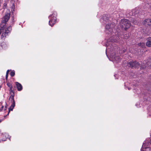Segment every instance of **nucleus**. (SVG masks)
Masks as SVG:
<instances>
[{
  "label": "nucleus",
  "instance_id": "f257e3e1",
  "mask_svg": "<svg viewBox=\"0 0 151 151\" xmlns=\"http://www.w3.org/2000/svg\"><path fill=\"white\" fill-rule=\"evenodd\" d=\"M115 26L114 23H111L106 24L105 26V32L106 33L112 35L111 37L109 39L111 42H116L119 39V37L117 36V34L115 29H114Z\"/></svg>",
  "mask_w": 151,
  "mask_h": 151
},
{
  "label": "nucleus",
  "instance_id": "f03ea898",
  "mask_svg": "<svg viewBox=\"0 0 151 151\" xmlns=\"http://www.w3.org/2000/svg\"><path fill=\"white\" fill-rule=\"evenodd\" d=\"M9 93L10 94V96L9 98V100L10 102L12 103V105L9 108V112L8 115L9 114L10 111H12L14 108L15 106V102L14 99V95L13 87L10 88L9 89Z\"/></svg>",
  "mask_w": 151,
  "mask_h": 151
},
{
  "label": "nucleus",
  "instance_id": "7ed1b4c3",
  "mask_svg": "<svg viewBox=\"0 0 151 151\" xmlns=\"http://www.w3.org/2000/svg\"><path fill=\"white\" fill-rule=\"evenodd\" d=\"M2 24H0V34L2 33L1 35V38L2 39L4 38L12 30V27L11 26L8 27L7 28L4 29V27L2 26Z\"/></svg>",
  "mask_w": 151,
  "mask_h": 151
},
{
  "label": "nucleus",
  "instance_id": "20e7f679",
  "mask_svg": "<svg viewBox=\"0 0 151 151\" xmlns=\"http://www.w3.org/2000/svg\"><path fill=\"white\" fill-rule=\"evenodd\" d=\"M120 26L122 28H124L126 30L130 27V24L129 21L127 19H122L120 22Z\"/></svg>",
  "mask_w": 151,
  "mask_h": 151
},
{
  "label": "nucleus",
  "instance_id": "39448f33",
  "mask_svg": "<svg viewBox=\"0 0 151 151\" xmlns=\"http://www.w3.org/2000/svg\"><path fill=\"white\" fill-rule=\"evenodd\" d=\"M10 15V13L9 10H7L4 17L2 18L1 23L0 24H2V26L4 27L5 24L9 19Z\"/></svg>",
  "mask_w": 151,
  "mask_h": 151
},
{
  "label": "nucleus",
  "instance_id": "423d86ee",
  "mask_svg": "<svg viewBox=\"0 0 151 151\" xmlns=\"http://www.w3.org/2000/svg\"><path fill=\"white\" fill-rule=\"evenodd\" d=\"M141 67L143 69L146 67H149L151 69V59H149L146 61H143L141 64Z\"/></svg>",
  "mask_w": 151,
  "mask_h": 151
},
{
  "label": "nucleus",
  "instance_id": "0eeeda50",
  "mask_svg": "<svg viewBox=\"0 0 151 151\" xmlns=\"http://www.w3.org/2000/svg\"><path fill=\"white\" fill-rule=\"evenodd\" d=\"M128 65L129 67L132 68H138L141 67L142 68L141 65L140 66V64L136 61H130L129 62Z\"/></svg>",
  "mask_w": 151,
  "mask_h": 151
},
{
  "label": "nucleus",
  "instance_id": "6e6552de",
  "mask_svg": "<svg viewBox=\"0 0 151 151\" xmlns=\"http://www.w3.org/2000/svg\"><path fill=\"white\" fill-rule=\"evenodd\" d=\"M56 13H54L51 16H53V19H51L49 21V24L50 26L52 27L56 22Z\"/></svg>",
  "mask_w": 151,
  "mask_h": 151
},
{
  "label": "nucleus",
  "instance_id": "1a4fd4ad",
  "mask_svg": "<svg viewBox=\"0 0 151 151\" xmlns=\"http://www.w3.org/2000/svg\"><path fill=\"white\" fill-rule=\"evenodd\" d=\"M115 54L113 53H112L110 54V58L112 59V60L113 62L115 61L117 63H118L119 61V57L115 55Z\"/></svg>",
  "mask_w": 151,
  "mask_h": 151
},
{
  "label": "nucleus",
  "instance_id": "9d476101",
  "mask_svg": "<svg viewBox=\"0 0 151 151\" xmlns=\"http://www.w3.org/2000/svg\"><path fill=\"white\" fill-rule=\"evenodd\" d=\"M142 23L145 26H151V19H145L143 22Z\"/></svg>",
  "mask_w": 151,
  "mask_h": 151
},
{
  "label": "nucleus",
  "instance_id": "9b49d317",
  "mask_svg": "<svg viewBox=\"0 0 151 151\" xmlns=\"http://www.w3.org/2000/svg\"><path fill=\"white\" fill-rule=\"evenodd\" d=\"M15 84L16 86L17 87L18 91H21L22 89V87L21 84L17 82H15Z\"/></svg>",
  "mask_w": 151,
  "mask_h": 151
},
{
  "label": "nucleus",
  "instance_id": "f8f14e48",
  "mask_svg": "<svg viewBox=\"0 0 151 151\" xmlns=\"http://www.w3.org/2000/svg\"><path fill=\"white\" fill-rule=\"evenodd\" d=\"M147 41L146 43V45L148 47H151V37H149L147 39Z\"/></svg>",
  "mask_w": 151,
  "mask_h": 151
},
{
  "label": "nucleus",
  "instance_id": "ddd939ff",
  "mask_svg": "<svg viewBox=\"0 0 151 151\" xmlns=\"http://www.w3.org/2000/svg\"><path fill=\"white\" fill-rule=\"evenodd\" d=\"M141 151H151V148L149 147H145L144 148L142 147V148L141 149Z\"/></svg>",
  "mask_w": 151,
  "mask_h": 151
},
{
  "label": "nucleus",
  "instance_id": "4468645a",
  "mask_svg": "<svg viewBox=\"0 0 151 151\" xmlns=\"http://www.w3.org/2000/svg\"><path fill=\"white\" fill-rule=\"evenodd\" d=\"M138 45L142 47H144L145 46V43L143 42H140L138 44Z\"/></svg>",
  "mask_w": 151,
  "mask_h": 151
},
{
  "label": "nucleus",
  "instance_id": "2eb2a0df",
  "mask_svg": "<svg viewBox=\"0 0 151 151\" xmlns=\"http://www.w3.org/2000/svg\"><path fill=\"white\" fill-rule=\"evenodd\" d=\"M4 106L2 105V103H0V111H1L3 109Z\"/></svg>",
  "mask_w": 151,
  "mask_h": 151
},
{
  "label": "nucleus",
  "instance_id": "dca6fc26",
  "mask_svg": "<svg viewBox=\"0 0 151 151\" xmlns=\"http://www.w3.org/2000/svg\"><path fill=\"white\" fill-rule=\"evenodd\" d=\"M10 75L12 77L14 76L15 75L14 71H11L10 72Z\"/></svg>",
  "mask_w": 151,
  "mask_h": 151
},
{
  "label": "nucleus",
  "instance_id": "f3484780",
  "mask_svg": "<svg viewBox=\"0 0 151 151\" xmlns=\"http://www.w3.org/2000/svg\"><path fill=\"white\" fill-rule=\"evenodd\" d=\"M7 85L9 88H12V85L9 83H7Z\"/></svg>",
  "mask_w": 151,
  "mask_h": 151
},
{
  "label": "nucleus",
  "instance_id": "a211bd4d",
  "mask_svg": "<svg viewBox=\"0 0 151 151\" xmlns=\"http://www.w3.org/2000/svg\"><path fill=\"white\" fill-rule=\"evenodd\" d=\"M148 114L150 116H151V107L149 108V109Z\"/></svg>",
  "mask_w": 151,
  "mask_h": 151
},
{
  "label": "nucleus",
  "instance_id": "6ab92c4d",
  "mask_svg": "<svg viewBox=\"0 0 151 151\" xmlns=\"http://www.w3.org/2000/svg\"><path fill=\"white\" fill-rule=\"evenodd\" d=\"M5 136L6 137V138H9V136L6 133L5 134Z\"/></svg>",
  "mask_w": 151,
  "mask_h": 151
},
{
  "label": "nucleus",
  "instance_id": "aec40b11",
  "mask_svg": "<svg viewBox=\"0 0 151 151\" xmlns=\"http://www.w3.org/2000/svg\"><path fill=\"white\" fill-rule=\"evenodd\" d=\"M9 72V70H7L6 73V75H8Z\"/></svg>",
  "mask_w": 151,
  "mask_h": 151
},
{
  "label": "nucleus",
  "instance_id": "412c9836",
  "mask_svg": "<svg viewBox=\"0 0 151 151\" xmlns=\"http://www.w3.org/2000/svg\"><path fill=\"white\" fill-rule=\"evenodd\" d=\"M132 22L134 24H136V22L135 21L133 22V21H132Z\"/></svg>",
  "mask_w": 151,
  "mask_h": 151
},
{
  "label": "nucleus",
  "instance_id": "4be33fe9",
  "mask_svg": "<svg viewBox=\"0 0 151 151\" xmlns=\"http://www.w3.org/2000/svg\"><path fill=\"white\" fill-rule=\"evenodd\" d=\"M6 140L2 139V140L0 139V142H1V141H5Z\"/></svg>",
  "mask_w": 151,
  "mask_h": 151
},
{
  "label": "nucleus",
  "instance_id": "5701e85b",
  "mask_svg": "<svg viewBox=\"0 0 151 151\" xmlns=\"http://www.w3.org/2000/svg\"><path fill=\"white\" fill-rule=\"evenodd\" d=\"M106 46H107V48L106 49V50L109 49V46H108L107 44L106 45Z\"/></svg>",
  "mask_w": 151,
  "mask_h": 151
},
{
  "label": "nucleus",
  "instance_id": "b1692460",
  "mask_svg": "<svg viewBox=\"0 0 151 151\" xmlns=\"http://www.w3.org/2000/svg\"><path fill=\"white\" fill-rule=\"evenodd\" d=\"M8 76V75H6V79H7Z\"/></svg>",
  "mask_w": 151,
  "mask_h": 151
},
{
  "label": "nucleus",
  "instance_id": "393cba45",
  "mask_svg": "<svg viewBox=\"0 0 151 151\" xmlns=\"http://www.w3.org/2000/svg\"><path fill=\"white\" fill-rule=\"evenodd\" d=\"M7 108V107H6V106H5V108H4V110H6V109Z\"/></svg>",
  "mask_w": 151,
  "mask_h": 151
},
{
  "label": "nucleus",
  "instance_id": "a878e982",
  "mask_svg": "<svg viewBox=\"0 0 151 151\" xmlns=\"http://www.w3.org/2000/svg\"><path fill=\"white\" fill-rule=\"evenodd\" d=\"M135 10H132V12H135Z\"/></svg>",
  "mask_w": 151,
  "mask_h": 151
},
{
  "label": "nucleus",
  "instance_id": "bb28decb",
  "mask_svg": "<svg viewBox=\"0 0 151 151\" xmlns=\"http://www.w3.org/2000/svg\"><path fill=\"white\" fill-rule=\"evenodd\" d=\"M1 122V120L0 119V123Z\"/></svg>",
  "mask_w": 151,
  "mask_h": 151
},
{
  "label": "nucleus",
  "instance_id": "cd10ccee",
  "mask_svg": "<svg viewBox=\"0 0 151 151\" xmlns=\"http://www.w3.org/2000/svg\"><path fill=\"white\" fill-rule=\"evenodd\" d=\"M124 38L125 39H126L127 38H125V37H124Z\"/></svg>",
  "mask_w": 151,
  "mask_h": 151
}]
</instances>
